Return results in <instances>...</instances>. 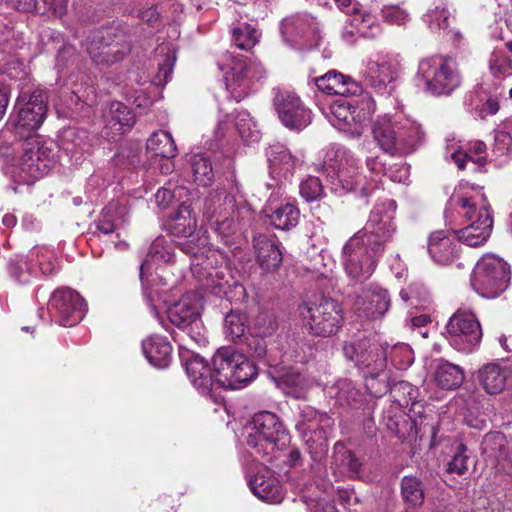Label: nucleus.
Masks as SVG:
<instances>
[{
	"instance_id": "obj_26",
	"label": "nucleus",
	"mask_w": 512,
	"mask_h": 512,
	"mask_svg": "<svg viewBox=\"0 0 512 512\" xmlns=\"http://www.w3.org/2000/svg\"><path fill=\"white\" fill-rule=\"evenodd\" d=\"M265 337L258 334H247L241 344H245L248 353L269 367H277L282 361V351L277 343L268 345Z\"/></svg>"
},
{
	"instance_id": "obj_57",
	"label": "nucleus",
	"mask_w": 512,
	"mask_h": 512,
	"mask_svg": "<svg viewBox=\"0 0 512 512\" xmlns=\"http://www.w3.org/2000/svg\"><path fill=\"white\" fill-rule=\"evenodd\" d=\"M177 247L190 257H197L207 245V238L199 230L188 235L187 238L176 240Z\"/></svg>"
},
{
	"instance_id": "obj_31",
	"label": "nucleus",
	"mask_w": 512,
	"mask_h": 512,
	"mask_svg": "<svg viewBox=\"0 0 512 512\" xmlns=\"http://www.w3.org/2000/svg\"><path fill=\"white\" fill-rule=\"evenodd\" d=\"M142 351L149 363L157 368H165L171 360L172 346L166 337L153 335L142 342Z\"/></svg>"
},
{
	"instance_id": "obj_58",
	"label": "nucleus",
	"mask_w": 512,
	"mask_h": 512,
	"mask_svg": "<svg viewBox=\"0 0 512 512\" xmlns=\"http://www.w3.org/2000/svg\"><path fill=\"white\" fill-rule=\"evenodd\" d=\"M490 72L495 77H507L512 75V59L504 50H494L489 59Z\"/></svg>"
},
{
	"instance_id": "obj_39",
	"label": "nucleus",
	"mask_w": 512,
	"mask_h": 512,
	"mask_svg": "<svg viewBox=\"0 0 512 512\" xmlns=\"http://www.w3.org/2000/svg\"><path fill=\"white\" fill-rule=\"evenodd\" d=\"M361 360L364 362H358L356 366L365 371V377L376 378L386 368V349L372 342Z\"/></svg>"
},
{
	"instance_id": "obj_30",
	"label": "nucleus",
	"mask_w": 512,
	"mask_h": 512,
	"mask_svg": "<svg viewBox=\"0 0 512 512\" xmlns=\"http://www.w3.org/2000/svg\"><path fill=\"white\" fill-rule=\"evenodd\" d=\"M397 72L398 64L390 58H383L381 61L368 63L366 79L376 91L382 92L397 77Z\"/></svg>"
},
{
	"instance_id": "obj_54",
	"label": "nucleus",
	"mask_w": 512,
	"mask_h": 512,
	"mask_svg": "<svg viewBox=\"0 0 512 512\" xmlns=\"http://www.w3.org/2000/svg\"><path fill=\"white\" fill-rule=\"evenodd\" d=\"M235 127L240 137L247 143L259 140V131L247 111H240L235 117Z\"/></svg>"
},
{
	"instance_id": "obj_59",
	"label": "nucleus",
	"mask_w": 512,
	"mask_h": 512,
	"mask_svg": "<svg viewBox=\"0 0 512 512\" xmlns=\"http://www.w3.org/2000/svg\"><path fill=\"white\" fill-rule=\"evenodd\" d=\"M366 166L368 170L375 174L376 176L384 175L388 176L392 181L401 182L404 177H406L407 168L404 166H400L397 169V172L402 173L400 176L394 174L392 168H387L386 164L382 161V159L379 156L374 157H368L366 159Z\"/></svg>"
},
{
	"instance_id": "obj_52",
	"label": "nucleus",
	"mask_w": 512,
	"mask_h": 512,
	"mask_svg": "<svg viewBox=\"0 0 512 512\" xmlns=\"http://www.w3.org/2000/svg\"><path fill=\"white\" fill-rule=\"evenodd\" d=\"M194 181L199 185L208 186L214 179V173L209 158L203 154H195L190 159Z\"/></svg>"
},
{
	"instance_id": "obj_10",
	"label": "nucleus",
	"mask_w": 512,
	"mask_h": 512,
	"mask_svg": "<svg viewBox=\"0 0 512 512\" xmlns=\"http://www.w3.org/2000/svg\"><path fill=\"white\" fill-rule=\"evenodd\" d=\"M365 243L361 232L355 233L344 244L341 260L344 271L349 280L355 284L367 281L374 273L378 259Z\"/></svg>"
},
{
	"instance_id": "obj_37",
	"label": "nucleus",
	"mask_w": 512,
	"mask_h": 512,
	"mask_svg": "<svg viewBox=\"0 0 512 512\" xmlns=\"http://www.w3.org/2000/svg\"><path fill=\"white\" fill-rule=\"evenodd\" d=\"M106 129L120 135L135 125V115L132 110L122 102H112L107 113Z\"/></svg>"
},
{
	"instance_id": "obj_11",
	"label": "nucleus",
	"mask_w": 512,
	"mask_h": 512,
	"mask_svg": "<svg viewBox=\"0 0 512 512\" xmlns=\"http://www.w3.org/2000/svg\"><path fill=\"white\" fill-rule=\"evenodd\" d=\"M280 34L287 46L298 51L316 48L321 40L319 23L309 13H295L283 18Z\"/></svg>"
},
{
	"instance_id": "obj_53",
	"label": "nucleus",
	"mask_w": 512,
	"mask_h": 512,
	"mask_svg": "<svg viewBox=\"0 0 512 512\" xmlns=\"http://www.w3.org/2000/svg\"><path fill=\"white\" fill-rule=\"evenodd\" d=\"M452 458L447 462L446 471L448 473H455L463 475L468 471L470 455L467 446L460 442L455 441L452 446Z\"/></svg>"
},
{
	"instance_id": "obj_32",
	"label": "nucleus",
	"mask_w": 512,
	"mask_h": 512,
	"mask_svg": "<svg viewBox=\"0 0 512 512\" xmlns=\"http://www.w3.org/2000/svg\"><path fill=\"white\" fill-rule=\"evenodd\" d=\"M169 234L176 240L197 231V220L189 206L180 204L167 223Z\"/></svg>"
},
{
	"instance_id": "obj_27",
	"label": "nucleus",
	"mask_w": 512,
	"mask_h": 512,
	"mask_svg": "<svg viewBox=\"0 0 512 512\" xmlns=\"http://www.w3.org/2000/svg\"><path fill=\"white\" fill-rule=\"evenodd\" d=\"M128 208L119 202H110L102 209L98 220L94 222L96 230L104 235L110 236L116 234L121 227L128 221Z\"/></svg>"
},
{
	"instance_id": "obj_4",
	"label": "nucleus",
	"mask_w": 512,
	"mask_h": 512,
	"mask_svg": "<svg viewBox=\"0 0 512 512\" xmlns=\"http://www.w3.org/2000/svg\"><path fill=\"white\" fill-rule=\"evenodd\" d=\"M217 387L239 389L257 375L256 365L232 347H221L212 358Z\"/></svg>"
},
{
	"instance_id": "obj_8",
	"label": "nucleus",
	"mask_w": 512,
	"mask_h": 512,
	"mask_svg": "<svg viewBox=\"0 0 512 512\" xmlns=\"http://www.w3.org/2000/svg\"><path fill=\"white\" fill-rule=\"evenodd\" d=\"M251 424L254 434H249L247 444L256 449L258 454L281 450L289 443L288 433L275 413L258 412L253 416Z\"/></svg>"
},
{
	"instance_id": "obj_5",
	"label": "nucleus",
	"mask_w": 512,
	"mask_h": 512,
	"mask_svg": "<svg viewBox=\"0 0 512 512\" xmlns=\"http://www.w3.org/2000/svg\"><path fill=\"white\" fill-rule=\"evenodd\" d=\"M23 143V153L14 168L19 182L30 185L46 176L56 164L52 146L42 142L39 136L18 138Z\"/></svg>"
},
{
	"instance_id": "obj_19",
	"label": "nucleus",
	"mask_w": 512,
	"mask_h": 512,
	"mask_svg": "<svg viewBox=\"0 0 512 512\" xmlns=\"http://www.w3.org/2000/svg\"><path fill=\"white\" fill-rule=\"evenodd\" d=\"M295 427L303 437H308L307 442L315 436L323 445L333 432L334 420L327 413L304 404L298 407Z\"/></svg>"
},
{
	"instance_id": "obj_46",
	"label": "nucleus",
	"mask_w": 512,
	"mask_h": 512,
	"mask_svg": "<svg viewBox=\"0 0 512 512\" xmlns=\"http://www.w3.org/2000/svg\"><path fill=\"white\" fill-rule=\"evenodd\" d=\"M313 350V345L304 336H292L287 341V349L282 352V359L286 358L297 363H305L312 356Z\"/></svg>"
},
{
	"instance_id": "obj_25",
	"label": "nucleus",
	"mask_w": 512,
	"mask_h": 512,
	"mask_svg": "<svg viewBox=\"0 0 512 512\" xmlns=\"http://www.w3.org/2000/svg\"><path fill=\"white\" fill-rule=\"evenodd\" d=\"M354 305L358 312L374 320L383 317L389 310L391 298L386 289L376 286L365 291L363 296H358Z\"/></svg>"
},
{
	"instance_id": "obj_14",
	"label": "nucleus",
	"mask_w": 512,
	"mask_h": 512,
	"mask_svg": "<svg viewBox=\"0 0 512 512\" xmlns=\"http://www.w3.org/2000/svg\"><path fill=\"white\" fill-rule=\"evenodd\" d=\"M447 339L456 350L469 354L480 345L482 329L476 315L469 310L459 309L446 325Z\"/></svg>"
},
{
	"instance_id": "obj_7",
	"label": "nucleus",
	"mask_w": 512,
	"mask_h": 512,
	"mask_svg": "<svg viewBox=\"0 0 512 512\" xmlns=\"http://www.w3.org/2000/svg\"><path fill=\"white\" fill-rule=\"evenodd\" d=\"M510 267L495 255H485L476 264L471 284L474 290L484 298H496L509 286Z\"/></svg>"
},
{
	"instance_id": "obj_42",
	"label": "nucleus",
	"mask_w": 512,
	"mask_h": 512,
	"mask_svg": "<svg viewBox=\"0 0 512 512\" xmlns=\"http://www.w3.org/2000/svg\"><path fill=\"white\" fill-rule=\"evenodd\" d=\"M146 150L155 156L171 159L177 154L172 135L164 130L154 132L146 142Z\"/></svg>"
},
{
	"instance_id": "obj_48",
	"label": "nucleus",
	"mask_w": 512,
	"mask_h": 512,
	"mask_svg": "<svg viewBox=\"0 0 512 512\" xmlns=\"http://www.w3.org/2000/svg\"><path fill=\"white\" fill-rule=\"evenodd\" d=\"M34 263L30 259V252L26 255H16L9 259L7 270L9 275L18 283L26 284L30 281Z\"/></svg>"
},
{
	"instance_id": "obj_3",
	"label": "nucleus",
	"mask_w": 512,
	"mask_h": 512,
	"mask_svg": "<svg viewBox=\"0 0 512 512\" xmlns=\"http://www.w3.org/2000/svg\"><path fill=\"white\" fill-rule=\"evenodd\" d=\"M303 327L313 336L330 337L337 334L343 324V310L336 300L320 296L305 301L298 307Z\"/></svg>"
},
{
	"instance_id": "obj_21",
	"label": "nucleus",
	"mask_w": 512,
	"mask_h": 512,
	"mask_svg": "<svg viewBox=\"0 0 512 512\" xmlns=\"http://www.w3.org/2000/svg\"><path fill=\"white\" fill-rule=\"evenodd\" d=\"M321 92L344 97L358 96L362 93V85L352 77L336 70H330L322 76L313 79Z\"/></svg>"
},
{
	"instance_id": "obj_24",
	"label": "nucleus",
	"mask_w": 512,
	"mask_h": 512,
	"mask_svg": "<svg viewBox=\"0 0 512 512\" xmlns=\"http://www.w3.org/2000/svg\"><path fill=\"white\" fill-rule=\"evenodd\" d=\"M493 217L489 208L484 205L480 210L476 221L470 223L468 226L458 230V241L470 247H477L483 245L492 232Z\"/></svg>"
},
{
	"instance_id": "obj_33",
	"label": "nucleus",
	"mask_w": 512,
	"mask_h": 512,
	"mask_svg": "<svg viewBox=\"0 0 512 512\" xmlns=\"http://www.w3.org/2000/svg\"><path fill=\"white\" fill-rule=\"evenodd\" d=\"M400 495L406 508L412 510L421 508L426 498L423 479L417 475L403 476L400 482Z\"/></svg>"
},
{
	"instance_id": "obj_2",
	"label": "nucleus",
	"mask_w": 512,
	"mask_h": 512,
	"mask_svg": "<svg viewBox=\"0 0 512 512\" xmlns=\"http://www.w3.org/2000/svg\"><path fill=\"white\" fill-rule=\"evenodd\" d=\"M372 135L379 148L391 156L412 154L425 142L422 126L398 114L379 116Z\"/></svg>"
},
{
	"instance_id": "obj_9",
	"label": "nucleus",
	"mask_w": 512,
	"mask_h": 512,
	"mask_svg": "<svg viewBox=\"0 0 512 512\" xmlns=\"http://www.w3.org/2000/svg\"><path fill=\"white\" fill-rule=\"evenodd\" d=\"M17 119L14 124L16 138L38 136L36 130L44 122L48 110L46 91L35 89L32 92H20L15 104Z\"/></svg>"
},
{
	"instance_id": "obj_64",
	"label": "nucleus",
	"mask_w": 512,
	"mask_h": 512,
	"mask_svg": "<svg viewBox=\"0 0 512 512\" xmlns=\"http://www.w3.org/2000/svg\"><path fill=\"white\" fill-rule=\"evenodd\" d=\"M176 62V55L173 51L167 52L161 62L158 63V71L154 78L156 85L164 86L172 77L173 68Z\"/></svg>"
},
{
	"instance_id": "obj_47",
	"label": "nucleus",
	"mask_w": 512,
	"mask_h": 512,
	"mask_svg": "<svg viewBox=\"0 0 512 512\" xmlns=\"http://www.w3.org/2000/svg\"><path fill=\"white\" fill-rule=\"evenodd\" d=\"M449 204H455L462 208L464 210V217L468 221H471V223L477 220L479 212L484 205L487 206L489 211L492 213L491 207L484 194H478L471 197L453 195L449 200Z\"/></svg>"
},
{
	"instance_id": "obj_29",
	"label": "nucleus",
	"mask_w": 512,
	"mask_h": 512,
	"mask_svg": "<svg viewBox=\"0 0 512 512\" xmlns=\"http://www.w3.org/2000/svg\"><path fill=\"white\" fill-rule=\"evenodd\" d=\"M428 252L435 262L447 265L457 257L458 245L443 231H436L429 237Z\"/></svg>"
},
{
	"instance_id": "obj_55",
	"label": "nucleus",
	"mask_w": 512,
	"mask_h": 512,
	"mask_svg": "<svg viewBox=\"0 0 512 512\" xmlns=\"http://www.w3.org/2000/svg\"><path fill=\"white\" fill-rule=\"evenodd\" d=\"M375 402H367L361 412L355 415V421L359 425L360 431L367 437L373 438L377 434V426L374 420Z\"/></svg>"
},
{
	"instance_id": "obj_35",
	"label": "nucleus",
	"mask_w": 512,
	"mask_h": 512,
	"mask_svg": "<svg viewBox=\"0 0 512 512\" xmlns=\"http://www.w3.org/2000/svg\"><path fill=\"white\" fill-rule=\"evenodd\" d=\"M332 393L342 407L361 409L368 402L365 394L348 379L338 380L332 387Z\"/></svg>"
},
{
	"instance_id": "obj_17",
	"label": "nucleus",
	"mask_w": 512,
	"mask_h": 512,
	"mask_svg": "<svg viewBox=\"0 0 512 512\" xmlns=\"http://www.w3.org/2000/svg\"><path fill=\"white\" fill-rule=\"evenodd\" d=\"M274 106L281 123L290 130L301 131L312 121L311 110L292 91H279Z\"/></svg>"
},
{
	"instance_id": "obj_18",
	"label": "nucleus",
	"mask_w": 512,
	"mask_h": 512,
	"mask_svg": "<svg viewBox=\"0 0 512 512\" xmlns=\"http://www.w3.org/2000/svg\"><path fill=\"white\" fill-rule=\"evenodd\" d=\"M49 310L56 311L61 326L72 327L84 318L87 304L77 291L58 288L50 297Z\"/></svg>"
},
{
	"instance_id": "obj_6",
	"label": "nucleus",
	"mask_w": 512,
	"mask_h": 512,
	"mask_svg": "<svg viewBox=\"0 0 512 512\" xmlns=\"http://www.w3.org/2000/svg\"><path fill=\"white\" fill-rule=\"evenodd\" d=\"M416 84L432 95H449L460 85V77L447 60L433 56L419 62Z\"/></svg>"
},
{
	"instance_id": "obj_20",
	"label": "nucleus",
	"mask_w": 512,
	"mask_h": 512,
	"mask_svg": "<svg viewBox=\"0 0 512 512\" xmlns=\"http://www.w3.org/2000/svg\"><path fill=\"white\" fill-rule=\"evenodd\" d=\"M173 260L174 252L172 246L164 237L160 236L151 243L146 258L140 265V280L142 283L143 294L155 314H157L159 293L158 291L148 290L144 282V274L151 264L171 263Z\"/></svg>"
},
{
	"instance_id": "obj_1",
	"label": "nucleus",
	"mask_w": 512,
	"mask_h": 512,
	"mask_svg": "<svg viewBox=\"0 0 512 512\" xmlns=\"http://www.w3.org/2000/svg\"><path fill=\"white\" fill-rule=\"evenodd\" d=\"M249 207L236 182L211 191L205 198L203 217L223 240L235 234Z\"/></svg>"
},
{
	"instance_id": "obj_43",
	"label": "nucleus",
	"mask_w": 512,
	"mask_h": 512,
	"mask_svg": "<svg viewBox=\"0 0 512 512\" xmlns=\"http://www.w3.org/2000/svg\"><path fill=\"white\" fill-rule=\"evenodd\" d=\"M299 218L300 211L293 203L281 204L268 215L270 224L279 230H291L298 225Z\"/></svg>"
},
{
	"instance_id": "obj_40",
	"label": "nucleus",
	"mask_w": 512,
	"mask_h": 512,
	"mask_svg": "<svg viewBox=\"0 0 512 512\" xmlns=\"http://www.w3.org/2000/svg\"><path fill=\"white\" fill-rule=\"evenodd\" d=\"M338 9L347 15L353 16L352 24L357 26L359 30L372 28L376 23V18L357 0H334Z\"/></svg>"
},
{
	"instance_id": "obj_62",
	"label": "nucleus",
	"mask_w": 512,
	"mask_h": 512,
	"mask_svg": "<svg viewBox=\"0 0 512 512\" xmlns=\"http://www.w3.org/2000/svg\"><path fill=\"white\" fill-rule=\"evenodd\" d=\"M390 392L394 401L400 406H408L409 403L413 404L417 397V390L406 381L395 383Z\"/></svg>"
},
{
	"instance_id": "obj_15",
	"label": "nucleus",
	"mask_w": 512,
	"mask_h": 512,
	"mask_svg": "<svg viewBox=\"0 0 512 512\" xmlns=\"http://www.w3.org/2000/svg\"><path fill=\"white\" fill-rule=\"evenodd\" d=\"M86 50L94 63L113 65L130 53L131 46L123 34L106 29L95 31L88 38Z\"/></svg>"
},
{
	"instance_id": "obj_51",
	"label": "nucleus",
	"mask_w": 512,
	"mask_h": 512,
	"mask_svg": "<svg viewBox=\"0 0 512 512\" xmlns=\"http://www.w3.org/2000/svg\"><path fill=\"white\" fill-rule=\"evenodd\" d=\"M232 42L242 50L252 49L259 41L260 33L248 23H239L231 30Z\"/></svg>"
},
{
	"instance_id": "obj_45",
	"label": "nucleus",
	"mask_w": 512,
	"mask_h": 512,
	"mask_svg": "<svg viewBox=\"0 0 512 512\" xmlns=\"http://www.w3.org/2000/svg\"><path fill=\"white\" fill-rule=\"evenodd\" d=\"M266 156L274 171L286 175L294 170L296 160L283 145H271L266 151Z\"/></svg>"
},
{
	"instance_id": "obj_49",
	"label": "nucleus",
	"mask_w": 512,
	"mask_h": 512,
	"mask_svg": "<svg viewBox=\"0 0 512 512\" xmlns=\"http://www.w3.org/2000/svg\"><path fill=\"white\" fill-rule=\"evenodd\" d=\"M277 384L284 388L286 394L301 398L307 388L305 375L293 369L286 370L277 379Z\"/></svg>"
},
{
	"instance_id": "obj_16",
	"label": "nucleus",
	"mask_w": 512,
	"mask_h": 512,
	"mask_svg": "<svg viewBox=\"0 0 512 512\" xmlns=\"http://www.w3.org/2000/svg\"><path fill=\"white\" fill-rule=\"evenodd\" d=\"M265 74L261 63L244 56H232L229 72L226 73V88L236 101H241L253 90L254 84Z\"/></svg>"
},
{
	"instance_id": "obj_34",
	"label": "nucleus",
	"mask_w": 512,
	"mask_h": 512,
	"mask_svg": "<svg viewBox=\"0 0 512 512\" xmlns=\"http://www.w3.org/2000/svg\"><path fill=\"white\" fill-rule=\"evenodd\" d=\"M249 487L253 494L268 503H280L284 492L278 479L273 476L256 474L250 481Z\"/></svg>"
},
{
	"instance_id": "obj_56",
	"label": "nucleus",
	"mask_w": 512,
	"mask_h": 512,
	"mask_svg": "<svg viewBox=\"0 0 512 512\" xmlns=\"http://www.w3.org/2000/svg\"><path fill=\"white\" fill-rule=\"evenodd\" d=\"M30 259L36 262L43 275L54 274L58 270L57 258L46 248H34L30 251Z\"/></svg>"
},
{
	"instance_id": "obj_13",
	"label": "nucleus",
	"mask_w": 512,
	"mask_h": 512,
	"mask_svg": "<svg viewBox=\"0 0 512 512\" xmlns=\"http://www.w3.org/2000/svg\"><path fill=\"white\" fill-rule=\"evenodd\" d=\"M167 317L172 325L185 333L196 344L206 343L199 300L195 294H185L179 301L168 307Z\"/></svg>"
},
{
	"instance_id": "obj_60",
	"label": "nucleus",
	"mask_w": 512,
	"mask_h": 512,
	"mask_svg": "<svg viewBox=\"0 0 512 512\" xmlns=\"http://www.w3.org/2000/svg\"><path fill=\"white\" fill-rule=\"evenodd\" d=\"M371 340L368 338H358L351 341H347L343 345V354L348 361H351L357 365L358 362H364L361 360L364 353L369 349Z\"/></svg>"
},
{
	"instance_id": "obj_23",
	"label": "nucleus",
	"mask_w": 512,
	"mask_h": 512,
	"mask_svg": "<svg viewBox=\"0 0 512 512\" xmlns=\"http://www.w3.org/2000/svg\"><path fill=\"white\" fill-rule=\"evenodd\" d=\"M187 376L192 385L202 394H211L215 383L214 367L211 368L207 361L198 354H192L184 359Z\"/></svg>"
},
{
	"instance_id": "obj_44",
	"label": "nucleus",
	"mask_w": 512,
	"mask_h": 512,
	"mask_svg": "<svg viewBox=\"0 0 512 512\" xmlns=\"http://www.w3.org/2000/svg\"><path fill=\"white\" fill-rule=\"evenodd\" d=\"M247 317L244 313L231 310L224 318V333L226 338L235 344L244 341L247 335Z\"/></svg>"
},
{
	"instance_id": "obj_50",
	"label": "nucleus",
	"mask_w": 512,
	"mask_h": 512,
	"mask_svg": "<svg viewBox=\"0 0 512 512\" xmlns=\"http://www.w3.org/2000/svg\"><path fill=\"white\" fill-rule=\"evenodd\" d=\"M141 145L138 142H127L121 145L112 161L115 166L126 169L141 164Z\"/></svg>"
},
{
	"instance_id": "obj_12",
	"label": "nucleus",
	"mask_w": 512,
	"mask_h": 512,
	"mask_svg": "<svg viewBox=\"0 0 512 512\" xmlns=\"http://www.w3.org/2000/svg\"><path fill=\"white\" fill-rule=\"evenodd\" d=\"M395 203L391 200L376 204L365 224L361 235L366 238L367 245L376 255H382L385 245L391 241L396 233Z\"/></svg>"
},
{
	"instance_id": "obj_36",
	"label": "nucleus",
	"mask_w": 512,
	"mask_h": 512,
	"mask_svg": "<svg viewBox=\"0 0 512 512\" xmlns=\"http://www.w3.org/2000/svg\"><path fill=\"white\" fill-rule=\"evenodd\" d=\"M450 20V12L444 2H441L434 8L429 9L423 15V21L431 31L435 33L443 32L444 36H447L452 40H458L461 38V33L453 29H448L450 26Z\"/></svg>"
},
{
	"instance_id": "obj_38",
	"label": "nucleus",
	"mask_w": 512,
	"mask_h": 512,
	"mask_svg": "<svg viewBox=\"0 0 512 512\" xmlns=\"http://www.w3.org/2000/svg\"><path fill=\"white\" fill-rule=\"evenodd\" d=\"M62 149L79 160L84 154L90 152L91 142L90 135L85 130L68 128L63 132L61 138Z\"/></svg>"
},
{
	"instance_id": "obj_28",
	"label": "nucleus",
	"mask_w": 512,
	"mask_h": 512,
	"mask_svg": "<svg viewBox=\"0 0 512 512\" xmlns=\"http://www.w3.org/2000/svg\"><path fill=\"white\" fill-rule=\"evenodd\" d=\"M511 371L498 363H487L477 373V380L488 394H498L506 386Z\"/></svg>"
},
{
	"instance_id": "obj_63",
	"label": "nucleus",
	"mask_w": 512,
	"mask_h": 512,
	"mask_svg": "<svg viewBox=\"0 0 512 512\" xmlns=\"http://www.w3.org/2000/svg\"><path fill=\"white\" fill-rule=\"evenodd\" d=\"M230 281L226 279V273L223 270H213L208 273L205 287L212 294L222 296L227 294V289L230 288Z\"/></svg>"
},
{
	"instance_id": "obj_41",
	"label": "nucleus",
	"mask_w": 512,
	"mask_h": 512,
	"mask_svg": "<svg viewBox=\"0 0 512 512\" xmlns=\"http://www.w3.org/2000/svg\"><path fill=\"white\" fill-rule=\"evenodd\" d=\"M435 381L442 389H456L464 381V371L458 365L448 361H441L435 372Z\"/></svg>"
},
{
	"instance_id": "obj_22",
	"label": "nucleus",
	"mask_w": 512,
	"mask_h": 512,
	"mask_svg": "<svg viewBox=\"0 0 512 512\" xmlns=\"http://www.w3.org/2000/svg\"><path fill=\"white\" fill-rule=\"evenodd\" d=\"M281 243L275 235L257 234L253 238L256 260L262 270L272 272L282 263Z\"/></svg>"
},
{
	"instance_id": "obj_61",
	"label": "nucleus",
	"mask_w": 512,
	"mask_h": 512,
	"mask_svg": "<svg viewBox=\"0 0 512 512\" xmlns=\"http://www.w3.org/2000/svg\"><path fill=\"white\" fill-rule=\"evenodd\" d=\"M334 458L336 462H340L341 466L351 473H358L362 465L356 455L347 450L342 442H337L334 445Z\"/></svg>"
}]
</instances>
